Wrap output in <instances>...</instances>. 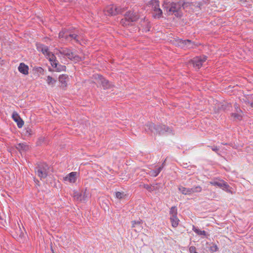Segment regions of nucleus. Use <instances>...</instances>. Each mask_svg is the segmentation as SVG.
Listing matches in <instances>:
<instances>
[{"mask_svg": "<svg viewBox=\"0 0 253 253\" xmlns=\"http://www.w3.org/2000/svg\"><path fill=\"white\" fill-rule=\"evenodd\" d=\"M126 195L124 194V193H122L120 192H117L116 193V197L117 198L119 199H121L124 198Z\"/></svg>", "mask_w": 253, "mask_h": 253, "instance_id": "2f4dec72", "label": "nucleus"}, {"mask_svg": "<svg viewBox=\"0 0 253 253\" xmlns=\"http://www.w3.org/2000/svg\"><path fill=\"white\" fill-rule=\"evenodd\" d=\"M250 105L252 107H253V102L251 103Z\"/></svg>", "mask_w": 253, "mask_h": 253, "instance_id": "79ce46f5", "label": "nucleus"}, {"mask_svg": "<svg viewBox=\"0 0 253 253\" xmlns=\"http://www.w3.org/2000/svg\"><path fill=\"white\" fill-rule=\"evenodd\" d=\"M132 227L134 228V231L137 232L141 231L143 227H142L141 224L142 221L141 220L138 221H131Z\"/></svg>", "mask_w": 253, "mask_h": 253, "instance_id": "dca6fc26", "label": "nucleus"}, {"mask_svg": "<svg viewBox=\"0 0 253 253\" xmlns=\"http://www.w3.org/2000/svg\"><path fill=\"white\" fill-rule=\"evenodd\" d=\"M54 53L58 56H62L67 57L71 60L78 62L82 60V58L78 55H75L69 48L66 47L56 48L54 49Z\"/></svg>", "mask_w": 253, "mask_h": 253, "instance_id": "f03ea898", "label": "nucleus"}, {"mask_svg": "<svg viewBox=\"0 0 253 253\" xmlns=\"http://www.w3.org/2000/svg\"><path fill=\"white\" fill-rule=\"evenodd\" d=\"M23 236V234H21L20 235L19 237H20L21 238H22Z\"/></svg>", "mask_w": 253, "mask_h": 253, "instance_id": "37998d69", "label": "nucleus"}, {"mask_svg": "<svg viewBox=\"0 0 253 253\" xmlns=\"http://www.w3.org/2000/svg\"><path fill=\"white\" fill-rule=\"evenodd\" d=\"M169 213L170 216L172 215H177V210L176 207H172L170 209Z\"/></svg>", "mask_w": 253, "mask_h": 253, "instance_id": "cd10ccee", "label": "nucleus"}, {"mask_svg": "<svg viewBox=\"0 0 253 253\" xmlns=\"http://www.w3.org/2000/svg\"><path fill=\"white\" fill-rule=\"evenodd\" d=\"M49 167L46 164H41L36 168V173L41 178L44 179L46 177L48 173Z\"/></svg>", "mask_w": 253, "mask_h": 253, "instance_id": "423d86ee", "label": "nucleus"}, {"mask_svg": "<svg viewBox=\"0 0 253 253\" xmlns=\"http://www.w3.org/2000/svg\"><path fill=\"white\" fill-rule=\"evenodd\" d=\"M95 79L99 84H101L102 85L104 89L110 88L113 86L111 84L100 75H96L95 76Z\"/></svg>", "mask_w": 253, "mask_h": 253, "instance_id": "9b49d317", "label": "nucleus"}, {"mask_svg": "<svg viewBox=\"0 0 253 253\" xmlns=\"http://www.w3.org/2000/svg\"><path fill=\"white\" fill-rule=\"evenodd\" d=\"M124 10L116 6H110L107 8L106 12L108 15H115L121 13Z\"/></svg>", "mask_w": 253, "mask_h": 253, "instance_id": "f8f14e48", "label": "nucleus"}, {"mask_svg": "<svg viewBox=\"0 0 253 253\" xmlns=\"http://www.w3.org/2000/svg\"><path fill=\"white\" fill-rule=\"evenodd\" d=\"M193 230L196 234H197L199 235H204V236L206 235V232L204 230L202 231V230H200L199 229L196 228L194 226H193Z\"/></svg>", "mask_w": 253, "mask_h": 253, "instance_id": "393cba45", "label": "nucleus"}, {"mask_svg": "<svg viewBox=\"0 0 253 253\" xmlns=\"http://www.w3.org/2000/svg\"><path fill=\"white\" fill-rule=\"evenodd\" d=\"M145 24L147 25V28L145 30V31H150V26H149V25L148 24V22H146L145 23Z\"/></svg>", "mask_w": 253, "mask_h": 253, "instance_id": "58836bf2", "label": "nucleus"}, {"mask_svg": "<svg viewBox=\"0 0 253 253\" xmlns=\"http://www.w3.org/2000/svg\"><path fill=\"white\" fill-rule=\"evenodd\" d=\"M46 142V139L44 137H41L39 138L37 142L38 145H42L43 143Z\"/></svg>", "mask_w": 253, "mask_h": 253, "instance_id": "473e14b6", "label": "nucleus"}, {"mask_svg": "<svg viewBox=\"0 0 253 253\" xmlns=\"http://www.w3.org/2000/svg\"><path fill=\"white\" fill-rule=\"evenodd\" d=\"M68 80V76L67 75H62L59 77V81L61 83V87L65 88L67 85V81Z\"/></svg>", "mask_w": 253, "mask_h": 253, "instance_id": "f3484780", "label": "nucleus"}, {"mask_svg": "<svg viewBox=\"0 0 253 253\" xmlns=\"http://www.w3.org/2000/svg\"><path fill=\"white\" fill-rule=\"evenodd\" d=\"M145 130L146 132L150 130L151 132L156 133V134L163 135L166 133H171L172 130L165 125H157L156 126L152 123H148L146 125Z\"/></svg>", "mask_w": 253, "mask_h": 253, "instance_id": "7ed1b4c3", "label": "nucleus"}, {"mask_svg": "<svg viewBox=\"0 0 253 253\" xmlns=\"http://www.w3.org/2000/svg\"><path fill=\"white\" fill-rule=\"evenodd\" d=\"M175 44H176L177 46L182 48H193L194 46L196 45L189 40H182L181 39H177L175 41Z\"/></svg>", "mask_w": 253, "mask_h": 253, "instance_id": "6e6552de", "label": "nucleus"}, {"mask_svg": "<svg viewBox=\"0 0 253 253\" xmlns=\"http://www.w3.org/2000/svg\"><path fill=\"white\" fill-rule=\"evenodd\" d=\"M189 251L190 253H197L196 252V248L194 246H191L189 248Z\"/></svg>", "mask_w": 253, "mask_h": 253, "instance_id": "f704fd0d", "label": "nucleus"}, {"mask_svg": "<svg viewBox=\"0 0 253 253\" xmlns=\"http://www.w3.org/2000/svg\"><path fill=\"white\" fill-rule=\"evenodd\" d=\"M67 35H68V31L62 30L59 33L58 37H59V38H60V39H61V38L65 39V36Z\"/></svg>", "mask_w": 253, "mask_h": 253, "instance_id": "c756f323", "label": "nucleus"}, {"mask_svg": "<svg viewBox=\"0 0 253 253\" xmlns=\"http://www.w3.org/2000/svg\"><path fill=\"white\" fill-rule=\"evenodd\" d=\"M78 177L77 172H71L64 178V180L69 181L70 183H75Z\"/></svg>", "mask_w": 253, "mask_h": 253, "instance_id": "ddd939ff", "label": "nucleus"}, {"mask_svg": "<svg viewBox=\"0 0 253 253\" xmlns=\"http://www.w3.org/2000/svg\"><path fill=\"white\" fill-rule=\"evenodd\" d=\"M18 70L19 71L24 74V75H28L29 72V67L28 66L26 65L24 63H21L20 64L19 67H18Z\"/></svg>", "mask_w": 253, "mask_h": 253, "instance_id": "a211bd4d", "label": "nucleus"}, {"mask_svg": "<svg viewBox=\"0 0 253 253\" xmlns=\"http://www.w3.org/2000/svg\"><path fill=\"white\" fill-rule=\"evenodd\" d=\"M70 39L74 40L77 43H79L80 42V37L79 36L75 34H68V35H66L65 40L66 41H68Z\"/></svg>", "mask_w": 253, "mask_h": 253, "instance_id": "6ab92c4d", "label": "nucleus"}, {"mask_svg": "<svg viewBox=\"0 0 253 253\" xmlns=\"http://www.w3.org/2000/svg\"><path fill=\"white\" fill-rule=\"evenodd\" d=\"M179 190L184 195H191L195 192H200L202 190V188L200 186H196L192 188H186L183 187H179L178 188Z\"/></svg>", "mask_w": 253, "mask_h": 253, "instance_id": "9d476101", "label": "nucleus"}, {"mask_svg": "<svg viewBox=\"0 0 253 253\" xmlns=\"http://www.w3.org/2000/svg\"><path fill=\"white\" fill-rule=\"evenodd\" d=\"M12 119L17 123L18 127L21 128L24 125L23 121L21 119L18 113L14 112L12 115Z\"/></svg>", "mask_w": 253, "mask_h": 253, "instance_id": "2eb2a0df", "label": "nucleus"}, {"mask_svg": "<svg viewBox=\"0 0 253 253\" xmlns=\"http://www.w3.org/2000/svg\"><path fill=\"white\" fill-rule=\"evenodd\" d=\"M207 58L206 56L196 57L189 61V63L193 64L194 67L199 69L202 65L203 63L205 62Z\"/></svg>", "mask_w": 253, "mask_h": 253, "instance_id": "1a4fd4ad", "label": "nucleus"}, {"mask_svg": "<svg viewBox=\"0 0 253 253\" xmlns=\"http://www.w3.org/2000/svg\"><path fill=\"white\" fill-rule=\"evenodd\" d=\"M211 148L212 151H215L216 152H217L219 150L218 148L215 146H213V147H211Z\"/></svg>", "mask_w": 253, "mask_h": 253, "instance_id": "4c0bfd02", "label": "nucleus"}, {"mask_svg": "<svg viewBox=\"0 0 253 253\" xmlns=\"http://www.w3.org/2000/svg\"><path fill=\"white\" fill-rule=\"evenodd\" d=\"M164 8L169 15L174 14L177 17H180L182 15L180 11L181 4L180 3V0L177 2L165 3Z\"/></svg>", "mask_w": 253, "mask_h": 253, "instance_id": "20e7f679", "label": "nucleus"}, {"mask_svg": "<svg viewBox=\"0 0 253 253\" xmlns=\"http://www.w3.org/2000/svg\"><path fill=\"white\" fill-rule=\"evenodd\" d=\"M234 111H237L238 110H241L240 108V106L237 103H235L234 104Z\"/></svg>", "mask_w": 253, "mask_h": 253, "instance_id": "e433bc0d", "label": "nucleus"}, {"mask_svg": "<svg viewBox=\"0 0 253 253\" xmlns=\"http://www.w3.org/2000/svg\"><path fill=\"white\" fill-rule=\"evenodd\" d=\"M150 4L152 5V8L153 10H155L159 8V2L158 0H152Z\"/></svg>", "mask_w": 253, "mask_h": 253, "instance_id": "5701e85b", "label": "nucleus"}, {"mask_svg": "<svg viewBox=\"0 0 253 253\" xmlns=\"http://www.w3.org/2000/svg\"><path fill=\"white\" fill-rule=\"evenodd\" d=\"M51 251H52V253H53V252H54V251H53V249H52V247H51Z\"/></svg>", "mask_w": 253, "mask_h": 253, "instance_id": "c03bdc74", "label": "nucleus"}, {"mask_svg": "<svg viewBox=\"0 0 253 253\" xmlns=\"http://www.w3.org/2000/svg\"><path fill=\"white\" fill-rule=\"evenodd\" d=\"M73 197L75 200L82 202L86 200L88 198L89 194L87 193V189L85 188L81 193L74 191Z\"/></svg>", "mask_w": 253, "mask_h": 253, "instance_id": "0eeeda50", "label": "nucleus"}, {"mask_svg": "<svg viewBox=\"0 0 253 253\" xmlns=\"http://www.w3.org/2000/svg\"><path fill=\"white\" fill-rule=\"evenodd\" d=\"M143 188L146 189L150 192H152L153 191V187H152L151 186H150L147 184H144L143 185Z\"/></svg>", "mask_w": 253, "mask_h": 253, "instance_id": "72a5a7b5", "label": "nucleus"}, {"mask_svg": "<svg viewBox=\"0 0 253 253\" xmlns=\"http://www.w3.org/2000/svg\"><path fill=\"white\" fill-rule=\"evenodd\" d=\"M243 112L242 110H238L237 111H234L231 114V117L234 121H241L243 117Z\"/></svg>", "mask_w": 253, "mask_h": 253, "instance_id": "4468645a", "label": "nucleus"}, {"mask_svg": "<svg viewBox=\"0 0 253 253\" xmlns=\"http://www.w3.org/2000/svg\"><path fill=\"white\" fill-rule=\"evenodd\" d=\"M153 16L155 18H159L161 17L162 14V10L160 9H157L155 10H153Z\"/></svg>", "mask_w": 253, "mask_h": 253, "instance_id": "b1692460", "label": "nucleus"}, {"mask_svg": "<svg viewBox=\"0 0 253 253\" xmlns=\"http://www.w3.org/2000/svg\"><path fill=\"white\" fill-rule=\"evenodd\" d=\"M163 166L161 167H159L158 169L157 170L158 171H159V173L160 172V171H161V170L162 169H163Z\"/></svg>", "mask_w": 253, "mask_h": 253, "instance_id": "ea45409f", "label": "nucleus"}, {"mask_svg": "<svg viewBox=\"0 0 253 253\" xmlns=\"http://www.w3.org/2000/svg\"><path fill=\"white\" fill-rule=\"evenodd\" d=\"M16 147L19 151L27 150L28 149V146L24 143H19Z\"/></svg>", "mask_w": 253, "mask_h": 253, "instance_id": "a878e982", "label": "nucleus"}, {"mask_svg": "<svg viewBox=\"0 0 253 253\" xmlns=\"http://www.w3.org/2000/svg\"><path fill=\"white\" fill-rule=\"evenodd\" d=\"M221 189L226 191V192L229 193L231 194H233V191L231 190V188L227 184V183L225 181L224 182Z\"/></svg>", "mask_w": 253, "mask_h": 253, "instance_id": "412c9836", "label": "nucleus"}, {"mask_svg": "<svg viewBox=\"0 0 253 253\" xmlns=\"http://www.w3.org/2000/svg\"><path fill=\"white\" fill-rule=\"evenodd\" d=\"M53 253H54V252H53Z\"/></svg>", "mask_w": 253, "mask_h": 253, "instance_id": "a18cd8bd", "label": "nucleus"}, {"mask_svg": "<svg viewBox=\"0 0 253 253\" xmlns=\"http://www.w3.org/2000/svg\"><path fill=\"white\" fill-rule=\"evenodd\" d=\"M170 220L173 227H175L178 225L179 220L177 218V215L170 216Z\"/></svg>", "mask_w": 253, "mask_h": 253, "instance_id": "aec40b11", "label": "nucleus"}, {"mask_svg": "<svg viewBox=\"0 0 253 253\" xmlns=\"http://www.w3.org/2000/svg\"><path fill=\"white\" fill-rule=\"evenodd\" d=\"M180 3L181 4V8L182 7L183 9L190 6L191 5L189 2H185L183 0H180Z\"/></svg>", "mask_w": 253, "mask_h": 253, "instance_id": "7c9ffc66", "label": "nucleus"}, {"mask_svg": "<svg viewBox=\"0 0 253 253\" xmlns=\"http://www.w3.org/2000/svg\"><path fill=\"white\" fill-rule=\"evenodd\" d=\"M218 248L217 245L211 244V247H210V251L211 253H213L216 252L218 250Z\"/></svg>", "mask_w": 253, "mask_h": 253, "instance_id": "c85d7f7f", "label": "nucleus"}, {"mask_svg": "<svg viewBox=\"0 0 253 253\" xmlns=\"http://www.w3.org/2000/svg\"><path fill=\"white\" fill-rule=\"evenodd\" d=\"M31 132V129L29 128V129H28L27 130V132L29 133L30 134H31V133H30Z\"/></svg>", "mask_w": 253, "mask_h": 253, "instance_id": "a19ab883", "label": "nucleus"}, {"mask_svg": "<svg viewBox=\"0 0 253 253\" xmlns=\"http://www.w3.org/2000/svg\"><path fill=\"white\" fill-rule=\"evenodd\" d=\"M159 173V171L157 170H153L151 171V175L153 176H156Z\"/></svg>", "mask_w": 253, "mask_h": 253, "instance_id": "c9c22d12", "label": "nucleus"}, {"mask_svg": "<svg viewBox=\"0 0 253 253\" xmlns=\"http://www.w3.org/2000/svg\"><path fill=\"white\" fill-rule=\"evenodd\" d=\"M46 81H47V83L48 85H53L56 82V80H55V79L52 78L51 77L48 76L47 77Z\"/></svg>", "mask_w": 253, "mask_h": 253, "instance_id": "bb28decb", "label": "nucleus"}, {"mask_svg": "<svg viewBox=\"0 0 253 253\" xmlns=\"http://www.w3.org/2000/svg\"><path fill=\"white\" fill-rule=\"evenodd\" d=\"M37 48L39 51H41L44 55L47 56V58H48L50 62L51 66L56 68V71L60 72L65 70L66 67L65 66L58 65V62L56 60L54 54L49 51L48 47L40 44L37 46Z\"/></svg>", "mask_w": 253, "mask_h": 253, "instance_id": "f257e3e1", "label": "nucleus"}, {"mask_svg": "<svg viewBox=\"0 0 253 253\" xmlns=\"http://www.w3.org/2000/svg\"><path fill=\"white\" fill-rule=\"evenodd\" d=\"M224 180H221V179H219L217 181H210V184H211L212 185L216 186H217L219 188H221L222 186V185H223V183H224Z\"/></svg>", "mask_w": 253, "mask_h": 253, "instance_id": "4be33fe9", "label": "nucleus"}, {"mask_svg": "<svg viewBox=\"0 0 253 253\" xmlns=\"http://www.w3.org/2000/svg\"><path fill=\"white\" fill-rule=\"evenodd\" d=\"M139 18V16L137 13L128 11L125 14V18L122 19L121 24L124 26H126L129 25L131 22L137 21Z\"/></svg>", "mask_w": 253, "mask_h": 253, "instance_id": "39448f33", "label": "nucleus"}]
</instances>
